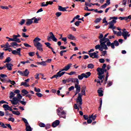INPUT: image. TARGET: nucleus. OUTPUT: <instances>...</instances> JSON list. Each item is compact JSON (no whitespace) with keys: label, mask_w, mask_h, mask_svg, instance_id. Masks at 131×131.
<instances>
[{"label":"nucleus","mask_w":131,"mask_h":131,"mask_svg":"<svg viewBox=\"0 0 131 131\" xmlns=\"http://www.w3.org/2000/svg\"><path fill=\"white\" fill-rule=\"evenodd\" d=\"M108 35H109V33H106L103 38L100 39L99 42L100 45H97L95 46V50H99L100 52H102V51H104L105 50L106 51V50H108V47H107V42L108 41H110V40H109V38H106Z\"/></svg>","instance_id":"1"},{"label":"nucleus","mask_w":131,"mask_h":131,"mask_svg":"<svg viewBox=\"0 0 131 131\" xmlns=\"http://www.w3.org/2000/svg\"><path fill=\"white\" fill-rule=\"evenodd\" d=\"M86 86H83L81 91V93L78 94V96L76 99L77 103H79V107L81 108V105H82V96H85V90Z\"/></svg>","instance_id":"2"},{"label":"nucleus","mask_w":131,"mask_h":131,"mask_svg":"<svg viewBox=\"0 0 131 131\" xmlns=\"http://www.w3.org/2000/svg\"><path fill=\"white\" fill-rule=\"evenodd\" d=\"M40 40H41V38H39L38 37H36L33 40V43L36 49L42 53V52H43V48H42V45L39 42Z\"/></svg>","instance_id":"3"},{"label":"nucleus","mask_w":131,"mask_h":131,"mask_svg":"<svg viewBox=\"0 0 131 131\" xmlns=\"http://www.w3.org/2000/svg\"><path fill=\"white\" fill-rule=\"evenodd\" d=\"M22 100V95L20 94L17 95V97H14L12 100H10L12 105H17L19 104V101Z\"/></svg>","instance_id":"4"},{"label":"nucleus","mask_w":131,"mask_h":131,"mask_svg":"<svg viewBox=\"0 0 131 131\" xmlns=\"http://www.w3.org/2000/svg\"><path fill=\"white\" fill-rule=\"evenodd\" d=\"M56 111L57 115H58L60 118H66V112L63 110V107H59Z\"/></svg>","instance_id":"5"},{"label":"nucleus","mask_w":131,"mask_h":131,"mask_svg":"<svg viewBox=\"0 0 131 131\" xmlns=\"http://www.w3.org/2000/svg\"><path fill=\"white\" fill-rule=\"evenodd\" d=\"M91 75V72H87L85 73H82L81 75H78V78L79 80H82L83 78H89Z\"/></svg>","instance_id":"6"},{"label":"nucleus","mask_w":131,"mask_h":131,"mask_svg":"<svg viewBox=\"0 0 131 131\" xmlns=\"http://www.w3.org/2000/svg\"><path fill=\"white\" fill-rule=\"evenodd\" d=\"M107 47H111L112 49H115V47H118L119 46V42L117 40H115L113 42L111 43V42L108 41L106 42Z\"/></svg>","instance_id":"7"},{"label":"nucleus","mask_w":131,"mask_h":131,"mask_svg":"<svg viewBox=\"0 0 131 131\" xmlns=\"http://www.w3.org/2000/svg\"><path fill=\"white\" fill-rule=\"evenodd\" d=\"M72 82L75 83V88L77 89V91L80 90V85L78 78H72Z\"/></svg>","instance_id":"8"},{"label":"nucleus","mask_w":131,"mask_h":131,"mask_svg":"<svg viewBox=\"0 0 131 131\" xmlns=\"http://www.w3.org/2000/svg\"><path fill=\"white\" fill-rule=\"evenodd\" d=\"M22 120L26 123V131H32V128H31V126H30V125H29V123H28V121L25 118H22Z\"/></svg>","instance_id":"9"},{"label":"nucleus","mask_w":131,"mask_h":131,"mask_svg":"<svg viewBox=\"0 0 131 131\" xmlns=\"http://www.w3.org/2000/svg\"><path fill=\"white\" fill-rule=\"evenodd\" d=\"M50 36H48L47 37V39L48 40V41H51V40H53V41H55V42H57V41H58V39H57V38H56V37L55 36V35H54V34L53 33V32H50Z\"/></svg>","instance_id":"10"},{"label":"nucleus","mask_w":131,"mask_h":131,"mask_svg":"<svg viewBox=\"0 0 131 131\" xmlns=\"http://www.w3.org/2000/svg\"><path fill=\"white\" fill-rule=\"evenodd\" d=\"M122 35L125 40L127 39V37L130 36V34H129L128 32L124 31L122 33Z\"/></svg>","instance_id":"11"},{"label":"nucleus","mask_w":131,"mask_h":131,"mask_svg":"<svg viewBox=\"0 0 131 131\" xmlns=\"http://www.w3.org/2000/svg\"><path fill=\"white\" fill-rule=\"evenodd\" d=\"M89 55L91 58L93 59H98L99 58V55L97 54L96 53H89Z\"/></svg>","instance_id":"12"},{"label":"nucleus","mask_w":131,"mask_h":131,"mask_svg":"<svg viewBox=\"0 0 131 131\" xmlns=\"http://www.w3.org/2000/svg\"><path fill=\"white\" fill-rule=\"evenodd\" d=\"M72 66V63H69L67 66H65L61 71H68Z\"/></svg>","instance_id":"13"},{"label":"nucleus","mask_w":131,"mask_h":131,"mask_svg":"<svg viewBox=\"0 0 131 131\" xmlns=\"http://www.w3.org/2000/svg\"><path fill=\"white\" fill-rule=\"evenodd\" d=\"M13 37H14L16 40V42H21V40H20V38H18V37H21V35L20 34H18L17 35H13Z\"/></svg>","instance_id":"14"},{"label":"nucleus","mask_w":131,"mask_h":131,"mask_svg":"<svg viewBox=\"0 0 131 131\" xmlns=\"http://www.w3.org/2000/svg\"><path fill=\"white\" fill-rule=\"evenodd\" d=\"M33 20H34V18H32L31 19H27L26 25H27L28 26L29 25H31V24L33 23Z\"/></svg>","instance_id":"15"},{"label":"nucleus","mask_w":131,"mask_h":131,"mask_svg":"<svg viewBox=\"0 0 131 131\" xmlns=\"http://www.w3.org/2000/svg\"><path fill=\"white\" fill-rule=\"evenodd\" d=\"M59 124H60V121L59 120H56L52 123V126L53 127H57Z\"/></svg>","instance_id":"16"},{"label":"nucleus","mask_w":131,"mask_h":131,"mask_svg":"<svg viewBox=\"0 0 131 131\" xmlns=\"http://www.w3.org/2000/svg\"><path fill=\"white\" fill-rule=\"evenodd\" d=\"M3 108H4L5 110L7 111V110H9V111H13V109H11L10 107V106L8 104H4L3 105Z\"/></svg>","instance_id":"17"},{"label":"nucleus","mask_w":131,"mask_h":131,"mask_svg":"<svg viewBox=\"0 0 131 131\" xmlns=\"http://www.w3.org/2000/svg\"><path fill=\"white\" fill-rule=\"evenodd\" d=\"M10 45H11V46L12 47V48H14V49H16V47L18 48V47H20V45L17 43V42L16 41L11 42L10 43Z\"/></svg>","instance_id":"18"},{"label":"nucleus","mask_w":131,"mask_h":131,"mask_svg":"<svg viewBox=\"0 0 131 131\" xmlns=\"http://www.w3.org/2000/svg\"><path fill=\"white\" fill-rule=\"evenodd\" d=\"M97 71L98 72V74L100 75H103V74H104V70L101 68H97Z\"/></svg>","instance_id":"19"},{"label":"nucleus","mask_w":131,"mask_h":131,"mask_svg":"<svg viewBox=\"0 0 131 131\" xmlns=\"http://www.w3.org/2000/svg\"><path fill=\"white\" fill-rule=\"evenodd\" d=\"M13 65L12 63H6L7 70H9V71H11V70H12V67H13Z\"/></svg>","instance_id":"20"},{"label":"nucleus","mask_w":131,"mask_h":131,"mask_svg":"<svg viewBox=\"0 0 131 131\" xmlns=\"http://www.w3.org/2000/svg\"><path fill=\"white\" fill-rule=\"evenodd\" d=\"M21 50V48H18L16 49V50H13L12 51V53L13 55H18V53H20V50Z\"/></svg>","instance_id":"21"},{"label":"nucleus","mask_w":131,"mask_h":131,"mask_svg":"<svg viewBox=\"0 0 131 131\" xmlns=\"http://www.w3.org/2000/svg\"><path fill=\"white\" fill-rule=\"evenodd\" d=\"M89 119H92V120H96V118H97V115L92 114V115L89 116Z\"/></svg>","instance_id":"22"},{"label":"nucleus","mask_w":131,"mask_h":131,"mask_svg":"<svg viewBox=\"0 0 131 131\" xmlns=\"http://www.w3.org/2000/svg\"><path fill=\"white\" fill-rule=\"evenodd\" d=\"M63 71H62V70H60L58 72H57V74L59 75V77H61V76H63V75L66 73V72H62Z\"/></svg>","instance_id":"23"},{"label":"nucleus","mask_w":131,"mask_h":131,"mask_svg":"<svg viewBox=\"0 0 131 131\" xmlns=\"http://www.w3.org/2000/svg\"><path fill=\"white\" fill-rule=\"evenodd\" d=\"M68 38H69V39H71V40H75V37L74 36H73V35H72V34L68 35Z\"/></svg>","instance_id":"24"},{"label":"nucleus","mask_w":131,"mask_h":131,"mask_svg":"<svg viewBox=\"0 0 131 131\" xmlns=\"http://www.w3.org/2000/svg\"><path fill=\"white\" fill-rule=\"evenodd\" d=\"M21 93H22V94H24L22 95V96H25L26 95H28V94H29V92L25 89L22 90Z\"/></svg>","instance_id":"25"},{"label":"nucleus","mask_w":131,"mask_h":131,"mask_svg":"<svg viewBox=\"0 0 131 131\" xmlns=\"http://www.w3.org/2000/svg\"><path fill=\"white\" fill-rule=\"evenodd\" d=\"M58 10L62 12H66V11H67V10H66V8H65V7H62L61 6H58Z\"/></svg>","instance_id":"26"},{"label":"nucleus","mask_w":131,"mask_h":131,"mask_svg":"<svg viewBox=\"0 0 131 131\" xmlns=\"http://www.w3.org/2000/svg\"><path fill=\"white\" fill-rule=\"evenodd\" d=\"M98 93L99 97H103V96H104V94H103V90L101 89L98 90Z\"/></svg>","instance_id":"27"},{"label":"nucleus","mask_w":131,"mask_h":131,"mask_svg":"<svg viewBox=\"0 0 131 131\" xmlns=\"http://www.w3.org/2000/svg\"><path fill=\"white\" fill-rule=\"evenodd\" d=\"M29 75V71H28V69H26L25 71L24 72V76H28Z\"/></svg>","instance_id":"28"},{"label":"nucleus","mask_w":131,"mask_h":131,"mask_svg":"<svg viewBox=\"0 0 131 131\" xmlns=\"http://www.w3.org/2000/svg\"><path fill=\"white\" fill-rule=\"evenodd\" d=\"M22 85H24V86H25L26 88H28L29 86V84H27V82H23L20 84V86H22Z\"/></svg>","instance_id":"29"},{"label":"nucleus","mask_w":131,"mask_h":131,"mask_svg":"<svg viewBox=\"0 0 131 131\" xmlns=\"http://www.w3.org/2000/svg\"><path fill=\"white\" fill-rule=\"evenodd\" d=\"M95 66L93 63H90L88 65V69H94Z\"/></svg>","instance_id":"30"},{"label":"nucleus","mask_w":131,"mask_h":131,"mask_svg":"<svg viewBox=\"0 0 131 131\" xmlns=\"http://www.w3.org/2000/svg\"><path fill=\"white\" fill-rule=\"evenodd\" d=\"M45 44L46 45V47H47V48H49V49H51L53 50V48L51 47V43L48 42H45Z\"/></svg>","instance_id":"31"},{"label":"nucleus","mask_w":131,"mask_h":131,"mask_svg":"<svg viewBox=\"0 0 131 131\" xmlns=\"http://www.w3.org/2000/svg\"><path fill=\"white\" fill-rule=\"evenodd\" d=\"M12 61V59H11V57H7L5 61H4V63H10Z\"/></svg>","instance_id":"32"},{"label":"nucleus","mask_w":131,"mask_h":131,"mask_svg":"<svg viewBox=\"0 0 131 131\" xmlns=\"http://www.w3.org/2000/svg\"><path fill=\"white\" fill-rule=\"evenodd\" d=\"M46 63V61H42L37 62V64H38V65H41L42 66H46L47 65Z\"/></svg>","instance_id":"33"},{"label":"nucleus","mask_w":131,"mask_h":131,"mask_svg":"<svg viewBox=\"0 0 131 131\" xmlns=\"http://www.w3.org/2000/svg\"><path fill=\"white\" fill-rule=\"evenodd\" d=\"M11 112H12V114H14V115H20L21 114L19 111H14L12 110Z\"/></svg>","instance_id":"34"},{"label":"nucleus","mask_w":131,"mask_h":131,"mask_svg":"<svg viewBox=\"0 0 131 131\" xmlns=\"http://www.w3.org/2000/svg\"><path fill=\"white\" fill-rule=\"evenodd\" d=\"M15 93H14V92H10V99H13V98H14V97H15Z\"/></svg>","instance_id":"35"},{"label":"nucleus","mask_w":131,"mask_h":131,"mask_svg":"<svg viewBox=\"0 0 131 131\" xmlns=\"http://www.w3.org/2000/svg\"><path fill=\"white\" fill-rule=\"evenodd\" d=\"M98 78L100 80H102L103 78H105V75H100V74H98Z\"/></svg>","instance_id":"36"},{"label":"nucleus","mask_w":131,"mask_h":131,"mask_svg":"<svg viewBox=\"0 0 131 131\" xmlns=\"http://www.w3.org/2000/svg\"><path fill=\"white\" fill-rule=\"evenodd\" d=\"M7 82H9L12 85H15L16 84V82L15 81H12L11 80H8Z\"/></svg>","instance_id":"37"},{"label":"nucleus","mask_w":131,"mask_h":131,"mask_svg":"<svg viewBox=\"0 0 131 131\" xmlns=\"http://www.w3.org/2000/svg\"><path fill=\"white\" fill-rule=\"evenodd\" d=\"M102 103H103V100H102V99H100V106L98 108V110L99 111H101V109H102Z\"/></svg>","instance_id":"38"},{"label":"nucleus","mask_w":131,"mask_h":131,"mask_svg":"<svg viewBox=\"0 0 131 131\" xmlns=\"http://www.w3.org/2000/svg\"><path fill=\"white\" fill-rule=\"evenodd\" d=\"M0 8L3 10H9V7L8 6H0Z\"/></svg>","instance_id":"39"},{"label":"nucleus","mask_w":131,"mask_h":131,"mask_svg":"<svg viewBox=\"0 0 131 131\" xmlns=\"http://www.w3.org/2000/svg\"><path fill=\"white\" fill-rule=\"evenodd\" d=\"M129 19L130 20L131 19V15H129L128 16L124 17V20L125 21H127Z\"/></svg>","instance_id":"40"},{"label":"nucleus","mask_w":131,"mask_h":131,"mask_svg":"<svg viewBox=\"0 0 131 131\" xmlns=\"http://www.w3.org/2000/svg\"><path fill=\"white\" fill-rule=\"evenodd\" d=\"M25 24V19H22L20 23H19V24L22 26V25H24V24Z\"/></svg>","instance_id":"41"},{"label":"nucleus","mask_w":131,"mask_h":131,"mask_svg":"<svg viewBox=\"0 0 131 131\" xmlns=\"http://www.w3.org/2000/svg\"><path fill=\"white\" fill-rule=\"evenodd\" d=\"M34 55H35V52H31L29 53V56H30V57H33Z\"/></svg>","instance_id":"42"},{"label":"nucleus","mask_w":131,"mask_h":131,"mask_svg":"<svg viewBox=\"0 0 131 131\" xmlns=\"http://www.w3.org/2000/svg\"><path fill=\"white\" fill-rule=\"evenodd\" d=\"M102 20V18H97L95 21V23H99L100 22H101V20Z\"/></svg>","instance_id":"43"},{"label":"nucleus","mask_w":131,"mask_h":131,"mask_svg":"<svg viewBox=\"0 0 131 131\" xmlns=\"http://www.w3.org/2000/svg\"><path fill=\"white\" fill-rule=\"evenodd\" d=\"M109 24V27L108 28H112L113 26H114V24H113V23H112V21H110V23H108Z\"/></svg>","instance_id":"44"},{"label":"nucleus","mask_w":131,"mask_h":131,"mask_svg":"<svg viewBox=\"0 0 131 131\" xmlns=\"http://www.w3.org/2000/svg\"><path fill=\"white\" fill-rule=\"evenodd\" d=\"M61 40H62V41L64 42L65 45H66V43H67V37L62 38Z\"/></svg>","instance_id":"45"},{"label":"nucleus","mask_w":131,"mask_h":131,"mask_svg":"<svg viewBox=\"0 0 131 131\" xmlns=\"http://www.w3.org/2000/svg\"><path fill=\"white\" fill-rule=\"evenodd\" d=\"M39 126H40V127H45L46 124L43 123H40L39 124Z\"/></svg>","instance_id":"46"},{"label":"nucleus","mask_w":131,"mask_h":131,"mask_svg":"<svg viewBox=\"0 0 131 131\" xmlns=\"http://www.w3.org/2000/svg\"><path fill=\"white\" fill-rule=\"evenodd\" d=\"M22 36L23 37H25V38L29 37V35H26V33H22Z\"/></svg>","instance_id":"47"},{"label":"nucleus","mask_w":131,"mask_h":131,"mask_svg":"<svg viewBox=\"0 0 131 131\" xmlns=\"http://www.w3.org/2000/svg\"><path fill=\"white\" fill-rule=\"evenodd\" d=\"M8 41H15L16 42V39L14 37L13 38H10L8 40Z\"/></svg>","instance_id":"48"},{"label":"nucleus","mask_w":131,"mask_h":131,"mask_svg":"<svg viewBox=\"0 0 131 131\" xmlns=\"http://www.w3.org/2000/svg\"><path fill=\"white\" fill-rule=\"evenodd\" d=\"M0 125L3 127V128H7V126H6V125H5V123H2V122H0Z\"/></svg>","instance_id":"49"},{"label":"nucleus","mask_w":131,"mask_h":131,"mask_svg":"<svg viewBox=\"0 0 131 131\" xmlns=\"http://www.w3.org/2000/svg\"><path fill=\"white\" fill-rule=\"evenodd\" d=\"M0 77L2 78H6V77H8V76L7 75H5V74H1L0 75Z\"/></svg>","instance_id":"50"},{"label":"nucleus","mask_w":131,"mask_h":131,"mask_svg":"<svg viewBox=\"0 0 131 131\" xmlns=\"http://www.w3.org/2000/svg\"><path fill=\"white\" fill-rule=\"evenodd\" d=\"M36 95L38 97V98H41V97H42V94L40 93H36Z\"/></svg>","instance_id":"51"},{"label":"nucleus","mask_w":131,"mask_h":131,"mask_svg":"<svg viewBox=\"0 0 131 131\" xmlns=\"http://www.w3.org/2000/svg\"><path fill=\"white\" fill-rule=\"evenodd\" d=\"M99 62L100 63H101L103 64L105 63V59L104 58L99 59Z\"/></svg>","instance_id":"52"},{"label":"nucleus","mask_w":131,"mask_h":131,"mask_svg":"<svg viewBox=\"0 0 131 131\" xmlns=\"http://www.w3.org/2000/svg\"><path fill=\"white\" fill-rule=\"evenodd\" d=\"M34 90L35 92L36 93H40V89H37L36 87L34 88Z\"/></svg>","instance_id":"53"},{"label":"nucleus","mask_w":131,"mask_h":131,"mask_svg":"<svg viewBox=\"0 0 131 131\" xmlns=\"http://www.w3.org/2000/svg\"><path fill=\"white\" fill-rule=\"evenodd\" d=\"M24 46L26 47V48H31V46L29 45L28 43H24Z\"/></svg>","instance_id":"54"},{"label":"nucleus","mask_w":131,"mask_h":131,"mask_svg":"<svg viewBox=\"0 0 131 131\" xmlns=\"http://www.w3.org/2000/svg\"><path fill=\"white\" fill-rule=\"evenodd\" d=\"M17 73H19L20 74V75H21V76H24V72H22L21 71H18Z\"/></svg>","instance_id":"55"},{"label":"nucleus","mask_w":131,"mask_h":131,"mask_svg":"<svg viewBox=\"0 0 131 131\" xmlns=\"http://www.w3.org/2000/svg\"><path fill=\"white\" fill-rule=\"evenodd\" d=\"M48 6V4H46L45 2H42L41 5V7H47Z\"/></svg>","instance_id":"56"},{"label":"nucleus","mask_w":131,"mask_h":131,"mask_svg":"<svg viewBox=\"0 0 131 131\" xmlns=\"http://www.w3.org/2000/svg\"><path fill=\"white\" fill-rule=\"evenodd\" d=\"M19 102L20 103V104H21L22 105H24V106H25V105H26V102L24 101H22V100H19Z\"/></svg>","instance_id":"57"},{"label":"nucleus","mask_w":131,"mask_h":131,"mask_svg":"<svg viewBox=\"0 0 131 131\" xmlns=\"http://www.w3.org/2000/svg\"><path fill=\"white\" fill-rule=\"evenodd\" d=\"M34 18V21H33V23H38V20H37V18L36 17H33Z\"/></svg>","instance_id":"58"},{"label":"nucleus","mask_w":131,"mask_h":131,"mask_svg":"<svg viewBox=\"0 0 131 131\" xmlns=\"http://www.w3.org/2000/svg\"><path fill=\"white\" fill-rule=\"evenodd\" d=\"M5 47L9 48H11V45H10V44H9V42H7L6 43Z\"/></svg>","instance_id":"59"},{"label":"nucleus","mask_w":131,"mask_h":131,"mask_svg":"<svg viewBox=\"0 0 131 131\" xmlns=\"http://www.w3.org/2000/svg\"><path fill=\"white\" fill-rule=\"evenodd\" d=\"M112 84H113V83L112 82H111V81H108L107 82V86H111V85H112Z\"/></svg>","instance_id":"60"},{"label":"nucleus","mask_w":131,"mask_h":131,"mask_svg":"<svg viewBox=\"0 0 131 131\" xmlns=\"http://www.w3.org/2000/svg\"><path fill=\"white\" fill-rule=\"evenodd\" d=\"M8 121H12V122H14L15 121V119L14 118H8Z\"/></svg>","instance_id":"61"},{"label":"nucleus","mask_w":131,"mask_h":131,"mask_svg":"<svg viewBox=\"0 0 131 131\" xmlns=\"http://www.w3.org/2000/svg\"><path fill=\"white\" fill-rule=\"evenodd\" d=\"M68 74L69 75H73L74 74H76V72H71L68 73Z\"/></svg>","instance_id":"62"},{"label":"nucleus","mask_w":131,"mask_h":131,"mask_svg":"<svg viewBox=\"0 0 131 131\" xmlns=\"http://www.w3.org/2000/svg\"><path fill=\"white\" fill-rule=\"evenodd\" d=\"M85 5L86 6V7H92L93 5L92 4H89V3L85 2Z\"/></svg>","instance_id":"63"},{"label":"nucleus","mask_w":131,"mask_h":131,"mask_svg":"<svg viewBox=\"0 0 131 131\" xmlns=\"http://www.w3.org/2000/svg\"><path fill=\"white\" fill-rule=\"evenodd\" d=\"M61 15H62L61 12H56V15L57 16V17H60V16H61Z\"/></svg>","instance_id":"64"}]
</instances>
